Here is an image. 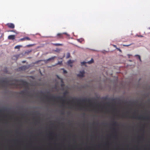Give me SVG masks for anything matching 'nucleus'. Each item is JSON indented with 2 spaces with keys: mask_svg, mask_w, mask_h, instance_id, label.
<instances>
[{
  "mask_svg": "<svg viewBox=\"0 0 150 150\" xmlns=\"http://www.w3.org/2000/svg\"><path fill=\"white\" fill-rule=\"evenodd\" d=\"M116 49L117 50L119 51H121V50L119 48L117 47H116Z\"/></svg>",
  "mask_w": 150,
  "mask_h": 150,
  "instance_id": "obj_25",
  "label": "nucleus"
},
{
  "mask_svg": "<svg viewBox=\"0 0 150 150\" xmlns=\"http://www.w3.org/2000/svg\"><path fill=\"white\" fill-rule=\"evenodd\" d=\"M116 49L117 50L119 51H121V50L119 48L117 47H116Z\"/></svg>",
  "mask_w": 150,
  "mask_h": 150,
  "instance_id": "obj_28",
  "label": "nucleus"
},
{
  "mask_svg": "<svg viewBox=\"0 0 150 150\" xmlns=\"http://www.w3.org/2000/svg\"><path fill=\"white\" fill-rule=\"evenodd\" d=\"M63 72L64 74H66V73H67V71L66 70H64V69H63Z\"/></svg>",
  "mask_w": 150,
  "mask_h": 150,
  "instance_id": "obj_23",
  "label": "nucleus"
},
{
  "mask_svg": "<svg viewBox=\"0 0 150 150\" xmlns=\"http://www.w3.org/2000/svg\"><path fill=\"white\" fill-rule=\"evenodd\" d=\"M116 49L117 50L119 51H121V50L119 48L117 47H116Z\"/></svg>",
  "mask_w": 150,
  "mask_h": 150,
  "instance_id": "obj_27",
  "label": "nucleus"
},
{
  "mask_svg": "<svg viewBox=\"0 0 150 150\" xmlns=\"http://www.w3.org/2000/svg\"><path fill=\"white\" fill-rule=\"evenodd\" d=\"M22 47V46L21 45H17L15 47V48L16 49H19L20 48Z\"/></svg>",
  "mask_w": 150,
  "mask_h": 150,
  "instance_id": "obj_14",
  "label": "nucleus"
},
{
  "mask_svg": "<svg viewBox=\"0 0 150 150\" xmlns=\"http://www.w3.org/2000/svg\"><path fill=\"white\" fill-rule=\"evenodd\" d=\"M132 44H130L129 45H123L124 46H127V47H128L129 46H130V45H131Z\"/></svg>",
  "mask_w": 150,
  "mask_h": 150,
  "instance_id": "obj_21",
  "label": "nucleus"
},
{
  "mask_svg": "<svg viewBox=\"0 0 150 150\" xmlns=\"http://www.w3.org/2000/svg\"><path fill=\"white\" fill-rule=\"evenodd\" d=\"M62 61H58L57 63V65H61L62 64Z\"/></svg>",
  "mask_w": 150,
  "mask_h": 150,
  "instance_id": "obj_19",
  "label": "nucleus"
},
{
  "mask_svg": "<svg viewBox=\"0 0 150 150\" xmlns=\"http://www.w3.org/2000/svg\"><path fill=\"white\" fill-rule=\"evenodd\" d=\"M15 36L14 35H11L8 36V39L10 40H13L15 39Z\"/></svg>",
  "mask_w": 150,
  "mask_h": 150,
  "instance_id": "obj_10",
  "label": "nucleus"
},
{
  "mask_svg": "<svg viewBox=\"0 0 150 150\" xmlns=\"http://www.w3.org/2000/svg\"><path fill=\"white\" fill-rule=\"evenodd\" d=\"M78 40V41H80V39H78V40Z\"/></svg>",
  "mask_w": 150,
  "mask_h": 150,
  "instance_id": "obj_34",
  "label": "nucleus"
},
{
  "mask_svg": "<svg viewBox=\"0 0 150 150\" xmlns=\"http://www.w3.org/2000/svg\"><path fill=\"white\" fill-rule=\"evenodd\" d=\"M56 57L55 56L52 57H51L49 58L47 60V61H49L52 60H53Z\"/></svg>",
  "mask_w": 150,
  "mask_h": 150,
  "instance_id": "obj_13",
  "label": "nucleus"
},
{
  "mask_svg": "<svg viewBox=\"0 0 150 150\" xmlns=\"http://www.w3.org/2000/svg\"><path fill=\"white\" fill-rule=\"evenodd\" d=\"M112 46L115 47L116 48V47H117V46H116L115 45H112Z\"/></svg>",
  "mask_w": 150,
  "mask_h": 150,
  "instance_id": "obj_31",
  "label": "nucleus"
},
{
  "mask_svg": "<svg viewBox=\"0 0 150 150\" xmlns=\"http://www.w3.org/2000/svg\"><path fill=\"white\" fill-rule=\"evenodd\" d=\"M8 31L9 32V31ZM10 31L15 32V31L13 30H11Z\"/></svg>",
  "mask_w": 150,
  "mask_h": 150,
  "instance_id": "obj_32",
  "label": "nucleus"
},
{
  "mask_svg": "<svg viewBox=\"0 0 150 150\" xmlns=\"http://www.w3.org/2000/svg\"><path fill=\"white\" fill-rule=\"evenodd\" d=\"M63 34H65L68 36L69 35L67 33H58L57 34V37L58 38H63Z\"/></svg>",
  "mask_w": 150,
  "mask_h": 150,
  "instance_id": "obj_5",
  "label": "nucleus"
},
{
  "mask_svg": "<svg viewBox=\"0 0 150 150\" xmlns=\"http://www.w3.org/2000/svg\"><path fill=\"white\" fill-rule=\"evenodd\" d=\"M52 133H50V135Z\"/></svg>",
  "mask_w": 150,
  "mask_h": 150,
  "instance_id": "obj_36",
  "label": "nucleus"
},
{
  "mask_svg": "<svg viewBox=\"0 0 150 150\" xmlns=\"http://www.w3.org/2000/svg\"><path fill=\"white\" fill-rule=\"evenodd\" d=\"M135 56L137 58H138V59H139V61L140 62H141V57H140V56L139 55H135Z\"/></svg>",
  "mask_w": 150,
  "mask_h": 150,
  "instance_id": "obj_12",
  "label": "nucleus"
},
{
  "mask_svg": "<svg viewBox=\"0 0 150 150\" xmlns=\"http://www.w3.org/2000/svg\"><path fill=\"white\" fill-rule=\"evenodd\" d=\"M82 41V40L81 39V41L80 40V42H81Z\"/></svg>",
  "mask_w": 150,
  "mask_h": 150,
  "instance_id": "obj_35",
  "label": "nucleus"
},
{
  "mask_svg": "<svg viewBox=\"0 0 150 150\" xmlns=\"http://www.w3.org/2000/svg\"><path fill=\"white\" fill-rule=\"evenodd\" d=\"M116 49L117 50L119 51H121V50L119 48L117 47H116Z\"/></svg>",
  "mask_w": 150,
  "mask_h": 150,
  "instance_id": "obj_26",
  "label": "nucleus"
},
{
  "mask_svg": "<svg viewBox=\"0 0 150 150\" xmlns=\"http://www.w3.org/2000/svg\"><path fill=\"white\" fill-rule=\"evenodd\" d=\"M74 62V61H72L71 60H69L67 62V65L71 67H72V65L71 64Z\"/></svg>",
  "mask_w": 150,
  "mask_h": 150,
  "instance_id": "obj_9",
  "label": "nucleus"
},
{
  "mask_svg": "<svg viewBox=\"0 0 150 150\" xmlns=\"http://www.w3.org/2000/svg\"><path fill=\"white\" fill-rule=\"evenodd\" d=\"M53 45L56 46H62V44L59 43H54Z\"/></svg>",
  "mask_w": 150,
  "mask_h": 150,
  "instance_id": "obj_16",
  "label": "nucleus"
},
{
  "mask_svg": "<svg viewBox=\"0 0 150 150\" xmlns=\"http://www.w3.org/2000/svg\"><path fill=\"white\" fill-rule=\"evenodd\" d=\"M132 117L134 118H137L139 120H145V119H148V120H150V117H143L142 116H139L138 117H136L134 116H133Z\"/></svg>",
  "mask_w": 150,
  "mask_h": 150,
  "instance_id": "obj_4",
  "label": "nucleus"
},
{
  "mask_svg": "<svg viewBox=\"0 0 150 150\" xmlns=\"http://www.w3.org/2000/svg\"><path fill=\"white\" fill-rule=\"evenodd\" d=\"M86 62H81V64L82 65H84Z\"/></svg>",
  "mask_w": 150,
  "mask_h": 150,
  "instance_id": "obj_22",
  "label": "nucleus"
},
{
  "mask_svg": "<svg viewBox=\"0 0 150 150\" xmlns=\"http://www.w3.org/2000/svg\"><path fill=\"white\" fill-rule=\"evenodd\" d=\"M112 125L113 126H116L117 125V122L115 121H114L113 122L112 124Z\"/></svg>",
  "mask_w": 150,
  "mask_h": 150,
  "instance_id": "obj_18",
  "label": "nucleus"
},
{
  "mask_svg": "<svg viewBox=\"0 0 150 150\" xmlns=\"http://www.w3.org/2000/svg\"><path fill=\"white\" fill-rule=\"evenodd\" d=\"M94 62V60L93 59H92L90 61H88V63L89 64H91L93 63Z\"/></svg>",
  "mask_w": 150,
  "mask_h": 150,
  "instance_id": "obj_15",
  "label": "nucleus"
},
{
  "mask_svg": "<svg viewBox=\"0 0 150 150\" xmlns=\"http://www.w3.org/2000/svg\"><path fill=\"white\" fill-rule=\"evenodd\" d=\"M76 100L77 101V103L79 105L80 107V109H81V107L82 106L81 105V104L79 103L80 102H83V103H85L86 102H88L90 104V106H92L93 104L91 102V100L90 99H73V100L71 101L72 102H73L74 100Z\"/></svg>",
  "mask_w": 150,
  "mask_h": 150,
  "instance_id": "obj_3",
  "label": "nucleus"
},
{
  "mask_svg": "<svg viewBox=\"0 0 150 150\" xmlns=\"http://www.w3.org/2000/svg\"><path fill=\"white\" fill-rule=\"evenodd\" d=\"M70 57V54L69 53H67V54L66 58L68 59Z\"/></svg>",
  "mask_w": 150,
  "mask_h": 150,
  "instance_id": "obj_17",
  "label": "nucleus"
},
{
  "mask_svg": "<svg viewBox=\"0 0 150 150\" xmlns=\"http://www.w3.org/2000/svg\"><path fill=\"white\" fill-rule=\"evenodd\" d=\"M16 82H19L20 83H9L8 81L6 79H5L0 81V86H1L3 87H6L8 86H14L16 88L20 86L21 88V86L24 87H27L28 86V83L26 81L22 80H15Z\"/></svg>",
  "mask_w": 150,
  "mask_h": 150,
  "instance_id": "obj_1",
  "label": "nucleus"
},
{
  "mask_svg": "<svg viewBox=\"0 0 150 150\" xmlns=\"http://www.w3.org/2000/svg\"><path fill=\"white\" fill-rule=\"evenodd\" d=\"M24 93V91H22L21 92V94H23Z\"/></svg>",
  "mask_w": 150,
  "mask_h": 150,
  "instance_id": "obj_29",
  "label": "nucleus"
},
{
  "mask_svg": "<svg viewBox=\"0 0 150 150\" xmlns=\"http://www.w3.org/2000/svg\"><path fill=\"white\" fill-rule=\"evenodd\" d=\"M6 25L8 26V27L11 28H15V25L13 23H8Z\"/></svg>",
  "mask_w": 150,
  "mask_h": 150,
  "instance_id": "obj_7",
  "label": "nucleus"
},
{
  "mask_svg": "<svg viewBox=\"0 0 150 150\" xmlns=\"http://www.w3.org/2000/svg\"><path fill=\"white\" fill-rule=\"evenodd\" d=\"M139 137V138H140V137Z\"/></svg>",
  "mask_w": 150,
  "mask_h": 150,
  "instance_id": "obj_37",
  "label": "nucleus"
},
{
  "mask_svg": "<svg viewBox=\"0 0 150 150\" xmlns=\"http://www.w3.org/2000/svg\"><path fill=\"white\" fill-rule=\"evenodd\" d=\"M139 37H143V36L142 35H140V36H139Z\"/></svg>",
  "mask_w": 150,
  "mask_h": 150,
  "instance_id": "obj_33",
  "label": "nucleus"
},
{
  "mask_svg": "<svg viewBox=\"0 0 150 150\" xmlns=\"http://www.w3.org/2000/svg\"><path fill=\"white\" fill-rule=\"evenodd\" d=\"M45 98H46L47 100H51L53 101H55L56 100L59 99L60 100L62 103V106H64V104L65 100L64 99H63V98H65V97H55L54 96H45Z\"/></svg>",
  "mask_w": 150,
  "mask_h": 150,
  "instance_id": "obj_2",
  "label": "nucleus"
},
{
  "mask_svg": "<svg viewBox=\"0 0 150 150\" xmlns=\"http://www.w3.org/2000/svg\"><path fill=\"white\" fill-rule=\"evenodd\" d=\"M60 51V50L59 49H56V50H55V51L57 52H59Z\"/></svg>",
  "mask_w": 150,
  "mask_h": 150,
  "instance_id": "obj_30",
  "label": "nucleus"
},
{
  "mask_svg": "<svg viewBox=\"0 0 150 150\" xmlns=\"http://www.w3.org/2000/svg\"><path fill=\"white\" fill-rule=\"evenodd\" d=\"M26 69V67L25 66H23L19 68V70H25Z\"/></svg>",
  "mask_w": 150,
  "mask_h": 150,
  "instance_id": "obj_11",
  "label": "nucleus"
},
{
  "mask_svg": "<svg viewBox=\"0 0 150 150\" xmlns=\"http://www.w3.org/2000/svg\"><path fill=\"white\" fill-rule=\"evenodd\" d=\"M30 38L28 37H26L23 38H21L19 40L21 41H24L25 40H30Z\"/></svg>",
  "mask_w": 150,
  "mask_h": 150,
  "instance_id": "obj_8",
  "label": "nucleus"
},
{
  "mask_svg": "<svg viewBox=\"0 0 150 150\" xmlns=\"http://www.w3.org/2000/svg\"><path fill=\"white\" fill-rule=\"evenodd\" d=\"M32 51V50H28L27 51V52H26L27 53H29L31 52Z\"/></svg>",
  "mask_w": 150,
  "mask_h": 150,
  "instance_id": "obj_24",
  "label": "nucleus"
},
{
  "mask_svg": "<svg viewBox=\"0 0 150 150\" xmlns=\"http://www.w3.org/2000/svg\"><path fill=\"white\" fill-rule=\"evenodd\" d=\"M85 71H80V73L77 75L78 77H83L84 76Z\"/></svg>",
  "mask_w": 150,
  "mask_h": 150,
  "instance_id": "obj_6",
  "label": "nucleus"
},
{
  "mask_svg": "<svg viewBox=\"0 0 150 150\" xmlns=\"http://www.w3.org/2000/svg\"><path fill=\"white\" fill-rule=\"evenodd\" d=\"M33 46V45L30 44V45H27L26 46V47H31V46Z\"/></svg>",
  "mask_w": 150,
  "mask_h": 150,
  "instance_id": "obj_20",
  "label": "nucleus"
}]
</instances>
